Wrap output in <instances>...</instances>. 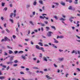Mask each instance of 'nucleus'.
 <instances>
[{
    "instance_id": "nucleus-1",
    "label": "nucleus",
    "mask_w": 80,
    "mask_h": 80,
    "mask_svg": "<svg viewBox=\"0 0 80 80\" xmlns=\"http://www.w3.org/2000/svg\"><path fill=\"white\" fill-rule=\"evenodd\" d=\"M51 33L53 34V32L51 31L48 32V33H47V35L48 37H51L52 35H51Z\"/></svg>"
},
{
    "instance_id": "nucleus-2",
    "label": "nucleus",
    "mask_w": 80,
    "mask_h": 80,
    "mask_svg": "<svg viewBox=\"0 0 80 80\" xmlns=\"http://www.w3.org/2000/svg\"><path fill=\"white\" fill-rule=\"evenodd\" d=\"M58 60L60 62H63V60H64V58H59Z\"/></svg>"
},
{
    "instance_id": "nucleus-3",
    "label": "nucleus",
    "mask_w": 80,
    "mask_h": 80,
    "mask_svg": "<svg viewBox=\"0 0 80 80\" xmlns=\"http://www.w3.org/2000/svg\"><path fill=\"white\" fill-rule=\"evenodd\" d=\"M39 50H42L43 52H45V49H44V48H43V47L40 48Z\"/></svg>"
},
{
    "instance_id": "nucleus-4",
    "label": "nucleus",
    "mask_w": 80,
    "mask_h": 80,
    "mask_svg": "<svg viewBox=\"0 0 80 80\" xmlns=\"http://www.w3.org/2000/svg\"><path fill=\"white\" fill-rule=\"evenodd\" d=\"M13 63V62H12V61L10 62H7L6 63L8 65H9V64L10 65H11V64H12V63Z\"/></svg>"
},
{
    "instance_id": "nucleus-5",
    "label": "nucleus",
    "mask_w": 80,
    "mask_h": 80,
    "mask_svg": "<svg viewBox=\"0 0 80 80\" xmlns=\"http://www.w3.org/2000/svg\"><path fill=\"white\" fill-rule=\"evenodd\" d=\"M53 39L54 40V43H58V41L56 40L55 38H53Z\"/></svg>"
},
{
    "instance_id": "nucleus-6",
    "label": "nucleus",
    "mask_w": 80,
    "mask_h": 80,
    "mask_svg": "<svg viewBox=\"0 0 80 80\" xmlns=\"http://www.w3.org/2000/svg\"><path fill=\"white\" fill-rule=\"evenodd\" d=\"M52 45L53 46L52 47L54 48H57V47L56 46H55V45L52 44Z\"/></svg>"
},
{
    "instance_id": "nucleus-7",
    "label": "nucleus",
    "mask_w": 80,
    "mask_h": 80,
    "mask_svg": "<svg viewBox=\"0 0 80 80\" xmlns=\"http://www.w3.org/2000/svg\"><path fill=\"white\" fill-rule=\"evenodd\" d=\"M21 57L23 60H25L26 59V58H25V56H24V55H22Z\"/></svg>"
},
{
    "instance_id": "nucleus-8",
    "label": "nucleus",
    "mask_w": 80,
    "mask_h": 80,
    "mask_svg": "<svg viewBox=\"0 0 80 80\" xmlns=\"http://www.w3.org/2000/svg\"><path fill=\"white\" fill-rule=\"evenodd\" d=\"M60 4H61V5H63V6H65V3L63 2L62 1H61V2Z\"/></svg>"
},
{
    "instance_id": "nucleus-9",
    "label": "nucleus",
    "mask_w": 80,
    "mask_h": 80,
    "mask_svg": "<svg viewBox=\"0 0 80 80\" xmlns=\"http://www.w3.org/2000/svg\"><path fill=\"white\" fill-rule=\"evenodd\" d=\"M36 48H37V49H38V50H39L40 48V46H38V45H36Z\"/></svg>"
},
{
    "instance_id": "nucleus-10",
    "label": "nucleus",
    "mask_w": 80,
    "mask_h": 80,
    "mask_svg": "<svg viewBox=\"0 0 80 80\" xmlns=\"http://www.w3.org/2000/svg\"><path fill=\"white\" fill-rule=\"evenodd\" d=\"M30 4H28L26 5L27 8H30Z\"/></svg>"
},
{
    "instance_id": "nucleus-11",
    "label": "nucleus",
    "mask_w": 80,
    "mask_h": 80,
    "mask_svg": "<svg viewBox=\"0 0 80 80\" xmlns=\"http://www.w3.org/2000/svg\"><path fill=\"white\" fill-rule=\"evenodd\" d=\"M5 77L4 76L0 77V79H1V80H3V79H5Z\"/></svg>"
},
{
    "instance_id": "nucleus-12",
    "label": "nucleus",
    "mask_w": 80,
    "mask_h": 80,
    "mask_svg": "<svg viewBox=\"0 0 80 80\" xmlns=\"http://www.w3.org/2000/svg\"><path fill=\"white\" fill-rule=\"evenodd\" d=\"M74 4H78V0H75V1L74 2Z\"/></svg>"
},
{
    "instance_id": "nucleus-13",
    "label": "nucleus",
    "mask_w": 80,
    "mask_h": 80,
    "mask_svg": "<svg viewBox=\"0 0 80 80\" xmlns=\"http://www.w3.org/2000/svg\"><path fill=\"white\" fill-rule=\"evenodd\" d=\"M45 17V16H44L43 17V16H39L40 18H41L42 19H44Z\"/></svg>"
},
{
    "instance_id": "nucleus-14",
    "label": "nucleus",
    "mask_w": 80,
    "mask_h": 80,
    "mask_svg": "<svg viewBox=\"0 0 80 80\" xmlns=\"http://www.w3.org/2000/svg\"><path fill=\"white\" fill-rule=\"evenodd\" d=\"M9 21H10V22H11L12 23H13V19H12L11 18H10L9 19Z\"/></svg>"
},
{
    "instance_id": "nucleus-15",
    "label": "nucleus",
    "mask_w": 80,
    "mask_h": 80,
    "mask_svg": "<svg viewBox=\"0 0 80 80\" xmlns=\"http://www.w3.org/2000/svg\"><path fill=\"white\" fill-rule=\"evenodd\" d=\"M8 39V38H7V37H5L4 38L5 41L6 42V41H7Z\"/></svg>"
},
{
    "instance_id": "nucleus-16",
    "label": "nucleus",
    "mask_w": 80,
    "mask_h": 80,
    "mask_svg": "<svg viewBox=\"0 0 80 80\" xmlns=\"http://www.w3.org/2000/svg\"><path fill=\"white\" fill-rule=\"evenodd\" d=\"M46 78H48V79H52V78H50V76H48V75H46Z\"/></svg>"
},
{
    "instance_id": "nucleus-17",
    "label": "nucleus",
    "mask_w": 80,
    "mask_h": 80,
    "mask_svg": "<svg viewBox=\"0 0 80 80\" xmlns=\"http://www.w3.org/2000/svg\"><path fill=\"white\" fill-rule=\"evenodd\" d=\"M7 47L8 48H9V49H11V50H12V48L10 46L8 45L7 46Z\"/></svg>"
},
{
    "instance_id": "nucleus-18",
    "label": "nucleus",
    "mask_w": 80,
    "mask_h": 80,
    "mask_svg": "<svg viewBox=\"0 0 80 80\" xmlns=\"http://www.w3.org/2000/svg\"><path fill=\"white\" fill-rule=\"evenodd\" d=\"M38 44H39V45H40V46H41L42 47L43 46V44L42 43V42H39L38 43Z\"/></svg>"
},
{
    "instance_id": "nucleus-19",
    "label": "nucleus",
    "mask_w": 80,
    "mask_h": 80,
    "mask_svg": "<svg viewBox=\"0 0 80 80\" xmlns=\"http://www.w3.org/2000/svg\"><path fill=\"white\" fill-rule=\"evenodd\" d=\"M37 1H34L33 2V5H34V6H35V5H36V4H37Z\"/></svg>"
},
{
    "instance_id": "nucleus-20",
    "label": "nucleus",
    "mask_w": 80,
    "mask_h": 80,
    "mask_svg": "<svg viewBox=\"0 0 80 80\" xmlns=\"http://www.w3.org/2000/svg\"><path fill=\"white\" fill-rule=\"evenodd\" d=\"M43 60L44 61H46V62H47L48 60H47V58L45 57L43 58Z\"/></svg>"
},
{
    "instance_id": "nucleus-21",
    "label": "nucleus",
    "mask_w": 80,
    "mask_h": 80,
    "mask_svg": "<svg viewBox=\"0 0 80 80\" xmlns=\"http://www.w3.org/2000/svg\"><path fill=\"white\" fill-rule=\"evenodd\" d=\"M13 57H14V56H12L10 58V61H12L13 60Z\"/></svg>"
},
{
    "instance_id": "nucleus-22",
    "label": "nucleus",
    "mask_w": 80,
    "mask_h": 80,
    "mask_svg": "<svg viewBox=\"0 0 80 80\" xmlns=\"http://www.w3.org/2000/svg\"><path fill=\"white\" fill-rule=\"evenodd\" d=\"M29 22H30V23L31 25H33V26L34 25V24H33V23L32 22L30 21Z\"/></svg>"
},
{
    "instance_id": "nucleus-23",
    "label": "nucleus",
    "mask_w": 80,
    "mask_h": 80,
    "mask_svg": "<svg viewBox=\"0 0 80 80\" xmlns=\"http://www.w3.org/2000/svg\"><path fill=\"white\" fill-rule=\"evenodd\" d=\"M39 2L40 4H43V1L42 0H39Z\"/></svg>"
},
{
    "instance_id": "nucleus-24",
    "label": "nucleus",
    "mask_w": 80,
    "mask_h": 80,
    "mask_svg": "<svg viewBox=\"0 0 80 80\" xmlns=\"http://www.w3.org/2000/svg\"><path fill=\"white\" fill-rule=\"evenodd\" d=\"M13 13H11V14L10 15V18H12V17L13 16Z\"/></svg>"
},
{
    "instance_id": "nucleus-25",
    "label": "nucleus",
    "mask_w": 80,
    "mask_h": 80,
    "mask_svg": "<svg viewBox=\"0 0 80 80\" xmlns=\"http://www.w3.org/2000/svg\"><path fill=\"white\" fill-rule=\"evenodd\" d=\"M18 53L19 54L20 53H23V51H21L19 52Z\"/></svg>"
},
{
    "instance_id": "nucleus-26",
    "label": "nucleus",
    "mask_w": 80,
    "mask_h": 80,
    "mask_svg": "<svg viewBox=\"0 0 80 80\" xmlns=\"http://www.w3.org/2000/svg\"><path fill=\"white\" fill-rule=\"evenodd\" d=\"M59 20L61 21L63 20V21H65V19H64L63 18H59Z\"/></svg>"
},
{
    "instance_id": "nucleus-27",
    "label": "nucleus",
    "mask_w": 80,
    "mask_h": 80,
    "mask_svg": "<svg viewBox=\"0 0 80 80\" xmlns=\"http://www.w3.org/2000/svg\"><path fill=\"white\" fill-rule=\"evenodd\" d=\"M9 54H12V53H13V51L11 50H9Z\"/></svg>"
},
{
    "instance_id": "nucleus-28",
    "label": "nucleus",
    "mask_w": 80,
    "mask_h": 80,
    "mask_svg": "<svg viewBox=\"0 0 80 80\" xmlns=\"http://www.w3.org/2000/svg\"><path fill=\"white\" fill-rule=\"evenodd\" d=\"M53 17L55 18V20H57L58 19V17L56 16H54Z\"/></svg>"
},
{
    "instance_id": "nucleus-29",
    "label": "nucleus",
    "mask_w": 80,
    "mask_h": 80,
    "mask_svg": "<svg viewBox=\"0 0 80 80\" xmlns=\"http://www.w3.org/2000/svg\"><path fill=\"white\" fill-rule=\"evenodd\" d=\"M5 2H2V7H4L5 6Z\"/></svg>"
},
{
    "instance_id": "nucleus-30",
    "label": "nucleus",
    "mask_w": 80,
    "mask_h": 80,
    "mask_svg": "<svg viewBox=\"0 0 80 80\" xmlns=\"http://www.w3.org/2000/svg\"><path fill=\"white\" fill-rule=\"evenodd\" d=\"M41 26H42V27H44L45 26V24L44 23H41V24H40Z\"/></svg>"
},
{
    "instance_id": "nucleus-31",
    "label": "nucleus",
    "mask_w": 80,
    "mask_h": 80,
    "mask_svg": "<svg viewBox=\"0 0 80 80\" xmlns=\"http://www.w3.org/2000/svg\"><path fill=\"white\" fill-rule=\"evenodd\" d=\"M69 10H72V7L71 6H70L68 8Z\"/></svg>"
},
{
    "instance_id": "nucleus-32",
    "label": "nucleus",
    "mask_w": 80,
    "mask_h": 80,
    "mask_svg": "<svg viewBox=\"0 0 80 80\" xmlns=\"http://www.w3.org/2000/svg\"><path fill=\"white\" fill-rule=\"evenodd\" d=\"M46 29H47V31H48V30H49L50 29V28L48 27H46Z\"/></svg>"
},
{
    "instance_id": "nucleus-33",
    "label": "nucleus",
    "mask_w": 80,
    "mask_h": 80,
    "mask_svg": "<svg viewBox=\"0 0 80 80\" xmlns=\"http://www.w3.org/2000/svg\"><path fill=\"white\" fill-rule=\"evenodd\" d=\"M6 30L8 33H10V31L7 28L6 29Z\"/></svg>"
},
{
    "instance_id": "nucleus-34",
    "label": "nucleus",
    "mask_w": 80,
    "mask_h": 80,
    "mask_svg": "<svg viewBox=\"0 0 80 80\" xmlns=\"http://www.w3.org/2000/svg\"><path fill=\"white\" fill-rule=\"evenodd\" d=\"M51 27L53 28V29H54L55 30H56V29H55V27L54 26H52Z\"/></svg>"
},
{
    "instance_id": "nucleus-35",
    "label": "nucleus",
    "mask_w": 80,
    "mask_h": 80,
    "mask_svg": "<svg viewBox=\"0 0 80 80\" xmlns=\"http://www.w3.org/2000/svg\"><path fill=\"white\" fill-rule=\"evenodd\" d=\"M18 46L19 47H23V45L20 44L18 45Z\"/></svg>"
},
{
    "instance_id": "nucleus-36",
    "label": "nucleus",
    "mask_w": 80,
    "mask_h": 80,
    "mask_svg": "<svg viewBox=\"0 0 80 80\" xmlns=\"http://www.w3.org/2000/svg\"><path fill=\"white\" fill-rule=\"evenodd\" d=\"M54 4H55L56 5H59V4L58 3H56V2H54Z\"/></svg>"
},
{
    "instance_id": "nucleus-37",
    "label": "nucleus",
    "mask_w": 80,
    "mask_h": 80,
    "mask_svg": "<svg viewBox=\"0 0 80 80\" xmlns=\"http://www.w3.org/2000/svg\"><path fill=\"white\" fill-rule=\"evenodd\" d=\"M59 51L60 52H63V50L62 49H59Z\"/></svg>"
},
{
    "instance_id": "nucleus-38",
    "label": "nucleus",
    "mask_w": 80,
    "mask_h": 80,
    "mask_svg": "<svg viewBox=\"0 0 80 80\" xmlns=\"http://www.w3.org/2000/svg\"><path fill=\"white\" fill-rule=\"evenodd\" d=\"M33 69H39V68H38L37 67H34L33 68Z\"/></svg>"
},
{
    "instance_id": "nucleus-39",
    "label": "nucleus",
    "mask_w": 80,
    "mask_h": 80,
    "mask_svg": "<svg viewBox=\"0 0 80 80\" xmlns=\"http://www.w3.org/2000/svg\"><path fill=\"white\" fill-rule=\"evenodd\" d=\"M60 38H64V37H63V36H60Z\"/></svg>"
},
{
    "instance_id": "nucleus-40",
    "label": "nucleus",
    "mask_w": 80,
    "mask_h": 80,
    "mask_svg": "<svg viewBox=\"0 0 80 80\" xmlns=\"http://www.w3.org/2000/svg\"><path fill=\"white\" fill-rule=\"evenodd\" d=\"M12 37H13V38H14V39H15V38H16V36H15V35H13L12 36Z\"/></svg>"
},
{
    "instance_id": "nucleus-41",
    "label": "nucleus",
    "mask_w": 80,
    "mask_h": 80,
    "mask_svg": "<svg viewBox=\"0 0 80 80\" xmlns=\"http://www.w3.org/2000/svg\"><path fill=\"white\" fill-rule=\"evenodd\" d=\"M75 50H73L72 52L71 53H75Z\"/></svg>"
},
{
    "instance_id": "nucleus-42",
    "label": "nucleus",
    "mask_w": 80,
    "mask_h": 80,
    "mask_svg": "<svg viewBox=\"0 0 80 80\" xmlns=\"http://www.w3.org/2000/svg\"><path fill=\"white\" fill-rule=\"evenodd\" d=\"M39 57L42 58V53H40Z\"/></svg>"
},
{
    "instance_id": "nucleus-43",
    "label": "nucleus",
    "mask_w": 80,
    "mask_h": 80,
    "mask_svg": "<svg viewBox=\"0 0 80 80\" xmlns=\"http://www.w3.org/2000/svg\"><path fill=\"white\" fill-rule=\"evenodd\" d=\"M14 63H17L18 62V61H17V60H15L14 61Z\"/></svg>"
},
{
    "instance_id": "nucleus-44",
    "label": "nucleus",
    "mask_w": 80,
    "mask_h": 80,
    "mask_svg": "<svg viewBox=\"0 0 80 80\" xmlns=\"http://www.w3.org/2000/svg\"><path fill=\"white\" fill-rule=\"evenodd\" d=\"M20 74H22V75L24 74V73L23 72H20Z\"/></svg>"
},
{
    "instance_id": "nucleus-45",
    "label": "nucleus",
    "mask_w": 80,
    "mask_h": 80,
    "mask_svg": "<svg viewBox=\"0 0 80 80\" xmlns=\"http://www.w3.org/2000/svg\"><path fill=\"white\" fill-rule=\"evenodd\" d=\"M10 57V56H9L8 57H6L5 58H4V60H6V59H7L8 58V57Z\"/></svg>"
},
{
    "instance_id": "nucleus-46",
    "label": "nucleus",
    "mask_w": 80,
    "mask_h": 80,
    "mask_svg": "<svg viewBox=\"0 0 80 80\" xmlns=\"http://www.w3.org/2000/svg\"><path fill=\"white\" fill-rule=\"evenodd\" d=\"M75 18H74V17H71L70 18H69L71 19H74Z\"/></svg>"
},
{
    "instance_id": "nucleus-47",
    "label": "nucleus",
    "mask_w": 80,
    "mask_h": 80,
    "mask_svg": "<svg viewBox=\"0 0 80 80\" xmlns=\"http://www.w3.org/2000/svg\"><path fill=\"white\" fill-rule=\"evenodd\" d=\"M9 68H10V67L8 66L6 68L7 70H8V69H9Z\"/></svg>"
},
{
    "instance_id": "nucleus-48",
    "label": "nucleus",
    "mask_w": 80,
    "mask_h": 80,
    "mask_svg": "<svg viewBox=\"0 0 80 80\" xmlns=\"http://www.w3.org/2000/svg\"><path fill=\"white\" fill-rule=\"evenodd\" d=\"M69 20L71 23L73 22V20H72L71 19H70V18H69Z\"/></svg>"
},
{
    "instance_id": "nucleus-49",
    "label": "nucleus",
    "mask_w": 80,
    "mask_h": 80,
    "mask_svg": "<svg viewBox=\"0 0 80 80\" xmlns=\"http://www.w3.org/2000/svg\"><path fill=\"white\" fill-rule=\"evenodd\" d=\"M4 10H5V11H6V10H7V7H6L4 8Z\"/></svg>"
},
{
    "instance_id": "nucleus-50",
    "label": "nucleus",
    "mask_w": 80,
    "mask_h": 80,
    "mask_svg": "<svg viewBox=\"0 0 80 80\" xmlns=\"http://www.w3.org/2000/svg\"><path fill=\"white\" fill-rule=\"evenodd\" d=\"M29 40V39H25V41H27V42H28Z\"/></svg>"
},
{
    "instance_id": "nucleus-51",
    "label": "nucleus",
    "mask_w": 80,
    "mask_h": 80,
    "mask_svg": "<svg viewBox=\"0 0 80 80\" xmlns=\"http://www.w3.org/2000/svg\"><path fill=\"white\" fill-rule=\"evenodd\" d=\"M18 65L17 64H14L13 65V67H17V66Z\"/></svg>"
},
{
    "instance_id": "nucleus-52",
    "label": "nucleus",
    "mask_w": 80,
    "mask_h": 80,
    "mask_svg": "<svg viewBox=\"0 0 80 80\" xmlns=\"http://www.w3.org/2000/svg\"><path fill=\"white\" fill-rule=\"evenodd\" d=\"M54 66L55 67H56V68L57 67V65H56L55 64H54Z\"/></svg>"
},
{
    "instance_id": "nucleus-53",
    "label": "nucleus",
    "mask_w": 80,
    "mask_h": 80,
    "mask_svg": "<svg viewBox=\"0 0 80 80\" xmlns=\"http://www.w3.org/2000/svg\"><path fill=\"white\" fill-rule=\"evenodd\" d=\"M4 55H8V54L6 52H4Z\"/></svg>"
},
{
    "instance_id": "nucleus-54",
    "label": "nucleus",
    "mask_w": 80,
    "mask_h": 80,
    "mask_svg": "<svg viewBox=\"0 0 80 80\" xmlns=\"http://www.w3.org/2000/svg\"><path fill=\"white\" fill-rule=\"evenodd\" d=\"M44 23H45V24H48V22L47 21H44Z\"/></svg>"
},
{
    "instance_id": "nucleus-55",
    "label": "nucleus",
    "mask_w": 80,
    "mask_h": 80,
    "mask_svg": "<svg viewBox=\"0 0 80 80\" xmlns=\"http://www.w3.org/2000/svg\"><path fill=\"white\" fill-rule=\"evenodd\" d=\"M16 32H18V28H17L16 29Z\"/></svg>"
},
{
    "instance_id": "nucleus-56",
    "label": "nucleus",
    "mask_w": 80,
    "mask_h": 80,
    "mask_svg": "<svg viewBox=\"0 0 80 80\" xmlns=\"http://www.w3.org/2000/svg\"><path fill=\"white\" fill-rule=\"evenodd\" d=\"M44 72H47L48 71V70H47V69H45L44 70Z\"/></svg>"
},
{
    "instance_id": "nucleus-57",
    "label": "nucleus",
    "mask_w": 80,
    "mask_h": 80,
    "mask_svg": "<svg viewBox=\"0 0 80 80\" xmlns=\"http://www.w3.org/2000/svg\"><path fill=\"white\" fill-rule=\"evenodd\" d=\"M41 30L42 32H43V28L42 27L41 28Z\"/></svg>"
},
{
    "instance_id": "nucleus-58",
    "label": "nucleus",
    "mask_w": 80,
    "mask_h": 80,
    "mask_svg": "<svg viewBox=\"0 0 80 80\" xmlns=\"http://www.w3.org/2000/svg\"><path fill=\"white\" fill-rule=\"evenodd\" d=\"M76 37H77V38H79V39H80V37H78V36L76 35Z\"/></svg>"
},
{
    "instance_id": "nucleus-59",
    "label": "nucleus",
    "mask_w": 80,
    "mask_h": 80,
    "mask_svg": "<svg viewBox=\"0 0 80 80\" xmlns=\"http://www.w3.org/2000/svg\"><path fill=\"white\" fill-rule=\"evenodd\" d=\"M2 67H3V68H6L7 66H6L3 65L2 66Z\"/></svg>"
},
{
    "instance_id": "nucleus-60",
    "label": "nucleus",
    "mask_w": 80,
    "mask_h": 80,
    "mask_svg": "<svg viewBox=\"0 0 80 80\" xmlns=\"http://www.w3.org/2000/svg\"><path fill=\"white\" fill-rule=\"evenodd\" d=\"M31 45H33V42L32 41H31Z\"/></svg>"
},
{
    "instance_id": "nucleus-61",
    "label": "nucleus",
    "mask_w": 80,
    "mask_h": 80,
    "mask_svg": "<svg viewBox=\"0 0 80 80\" xmlns=\"http://www.w3.org/2000/svg\"><path fill=\"white\" fill-rule=\"evenodd\" d=\"M68 2H69V3H72V1L71 0H70V1H69Z\"/></svg>"
},
{
    "instance_id": "nucleus-62",
    "label": "nucleus",
    "mask_w": 80,
    "mask_h": 80,
    "mask_svg": "<svg viewBox=\"0 0 80 80\" xmlns=\"http://www.w3.org/2000/svg\"><path fill=\"white\" fill-rule=\"evenodd\" d=\"M14 53L15 54H16L17 53H18V51H14Z\"/></svg>"
},
{
    "instance_id": "nucleus-63",
    "label": "nucleus",
    "mask_w": 80,
    "mask_h": 80,
    "mask_svg": "<svg viewBox=\"0 0 80 80\" xmlns=\"http://www.w3.org/2000/svg\"><path fill=\"white\" fill-rule=\"evenodd\" d=\"M39 73H43V72L42 71H40Z\"/></svg>"
},
{
    "instance_id": "nucleus-64",
    "label": "nucleus",
    "mask_w": 80,
    "mask_h": 80,
    "mask_svg": "<svg viewBox=\"0 0 80 80\" xmlns=\"http://www.w3.org/2000/svg\"><path fill=\"white\" fill-rule=\"evenodd\" d=\"M78 55H80V52L79 51H78Z\"/></svg>"
}]
</instances>
